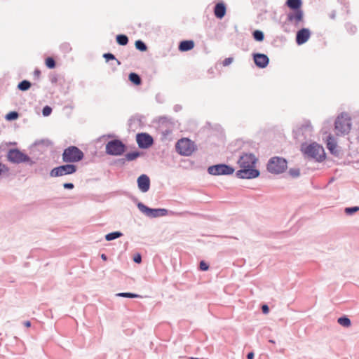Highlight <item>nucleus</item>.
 I'll return each instance as SVG.
<instances>
[{"mask_svg":"<svg viewBox=\"0 0 359 359\" xmlns=\"http://www.w3.org/2000/svg\"><path fill=\"white\" fill-rule=\"evenodd\" d=\"M302 151L309 158H313L317 162H322L325 158V153L322 146L316 142H313L309 145H302Z\"/></svg>","mask_w":359,"mask_h":359,"instance_id":"f257e3e1","label":"nucleus"},{"mask_svg":"<svg viewBox=\"0 0 359 359\" xmlns=\"http://www.w3.org/2000/svg\"><path fill=\"white\" fill-rule=\"evenodd\" d=\"M7 158L10 162L15 164L26 163L29 165H32L36 163L28 155L18 149H9L7 153Z\"/></svg>","mask_w":359,"mask_h":359,"instance_id":"f03ea898","label":"nucleus"},{"mask_svg":"<svg viewBox=\"0 0 359 359\" xmlns=\"http://www.w3.org/2000/svg\"><path fill=\"white\" fill-rule=\"evenodd\" d=\"M83 157V152L76 146H69L65 149L62 155L63 162L70 163L79 162Z\"/></svg>","mask_w":359,"mask_h":359,"instance_id":"7ed1b4c3","label":"nucleus"},{"mask_svg":"<svg viewBox=\"0 0 359 359\" xmlns=\"http://www.w3.org/2000/svg\"><path fill=\"white\" fill-rule=\"evenodd\" d=\"M287 168V161L282 157L271 158L267 163V170L272 174L278 175L284 172Z\"/></svg>","mask_w":359,"mask_h":359,"instance_id":"20e7f679","label":"nucleus"},{"mask_svg":"<svg viewBox=\"0 0 359 359\" xmlns=\"http://www.w3.org/2000/svg\"><path fill=\"white\" fill-rule=\"evenodd\" d=\"M351 127V118L346 113H342L335 121L337 134H346Z\"/></svg>","mask_w":359,"mask_h":359,"instance_id":"39448f33","label":"nucleus"},{"mask_svg":"<svg viewBox=\"0 0 359 359\" xmlns=\"http://www.w3.org/2000/svg\"><path fill=\"white\" fill-rule=\"evenodd\" d=\"M175 149L180 155L189 156L195 150L194 142L188 138H182L177 142Z\"/></svg>","mask_w":359,"mask_h":359,"instance_id":"423d86ee","label":"nucleus"},{"mask_svg":"<svg viewBox=\"0 0 359 359\" xmlns=\"http://www.w3.org/2000/svg\"><path fill=\"white\" fill-rule=\"evenodd\" d=\"M126 149V145L118 139L109 141L106 144V153L111 156H121Z\"/></svg>","mask_w":359,"mask_h":359,"instance_id":"0eeeda50","label":"nucleus"},{"mask_svg":"<svg viewBox=\"0 0 359 359\" xmlns=\"http://www.w3.org/2000/svg\"><path fill=\"white\" fill-rule=\"evenodd\" d=\"M77 166L74 164L67 163L54 168L50 172V176L52 177H61L67 175H72L76 172Z\"/></svg>","mask_w":359,"mask_h":359,"instance_id":"6e6552de","label":"nucleus"},{"mask_svg":"<svg viewBox=\"0 0 359 359\" xmlns=\"http://www.w3.org/2000/svg\"><path fill=\"white\" fill-rule=\"evenodd\" d=\"M235 171V169L227 164L219 163L209 166L208 172L212 175H230Z\"/></svg>","mask_w":359,"mask_h":359,"instance_id":"1a4fd4ad","label":"nucleus"},{"mask_svg":"<svg viewBox=\"0 0 359 359\" xmlns=\"http://www.w3.org/2000/svg\"><path fill=\"white\" fill-rule=\"evenodd\" d=\"M137 205L142 213L150 218L163 217L168 214V210L165 208H151L141 202H139Z\"/></svg>","mask_w":359,"mask_h":359,"instance_id":"9d476101","label":"nucleus"},{"mask_svg":"<svg viewBox=\"0 0 359 359\" xmlns=\"http://www.w3.org/2000/svg\"><path fill=\"white\" fill-rule=\"evenodd\" d=\"M287 21L295 27H299L304 25V11L302 9L294 10L287 14Z\"/></svg>","mask_w":359,"mask_h":359,"instance_id":"9b49d317","label":"nucleus"},{"mask_svg":"<svg viewBox=\"0 0 359 359\" xmlns=\"http://www.w3.org/2000/svg\"><path fill=\"white\" fill-rule=\"evenodd\" d=\"M255 166H249L248 168H241V170L236 172V176L239 179H254L259 176V171L254 168Z\"/></svg>","mask_w":359,"mask_h":359,"instance_id":"f8f14e48","label":"nucleus"},{"mask_svg":"<svg viewBox=\"0 0 359 359\" xmlns=\"http://www.w3.org/2000/svg\"><path fill=\"white\" fill-rule=\"evenodd\" d=\"M136 141L140 149H148L154 144L153 137L146 133L137 134Z\"/></svg>","mask_w":359,"mask_h":359,"instance_id":"ddd939ff","label":"nucleus"},{"mask_svg":"<svg viewBox=\"0 0 359 359\" xmlns=\"http://www.w3.org/2000/svg\"><path fill=\"white\" fill-rule=\"evenodd\" d=\"M257 158L253 154H243L240 156L238 161L241 168H248L249 166H255L257 163Z\"/></svg>","mask_w":359,"mask_h":359,"instance_id":"4468645a","label":"nucleus"},{"mask_svg":"<svg viewBox=\"0 0 359 359\" xmlns=\"http://www.w3.org/2000/svg\"><path fill=\"white\" fill-rule=\"evenodd\" d=\"M254 62L259 68H265L269 63V57L264 53H254L253 54Z\"/></svg>","mask_w":359,"mask_h":359,"instance_id":"2eb2a0df","label":"nucleus"},{"mask_svg":"<svg viewBox=\"0 0 359 359\" xmlns=\"http://www.w3.org/2000/svg\"><path fill=\"white\" fill-rule=\"evenodd\" d=\"M138 189L143 193L147 192L150 188V179L145 175L142 174L138 177L137 180Z\"/></svg>","mask_w":359,"mask_h":359,"instance_id":"dca6fc26","label":"nucleus"},{"mask_svg":"<svg viewBox=\"0 0 359 359\" xmlns=\"http://www.w3.org/2000/svg\"><path fill=\"white\" fill-rule=\"evenodd\" d=\"M311 36V32L308 28H302L296 34V43L298 45L305 43Z\"/></svg>","mask_w":359,"mask_h":359,"instance_id":"f3484780","label":"nucleus"},{"mask_svg":"<svg viewBox=\"0 0 359 359\" xmlns=\"http://www.w3.org/2000/svg\"><path fill=\"white\" fill-rule=\"evenodd\" d=\"M52 145V142L48 140H41L34 142L32 147V151L38 150L41 154L44 153L47 149Z\"/></svg>","mask_w":359,"mask_h":359,"instance_id":"a211bd4d","label":"nucleus"},{"mask_svg":"<svg viewBox=\"0 0 359 359\" xmlns=\"http://www.w3.org/2000/svg\"><path fill=\"white\" fill-rule=\"evenodd\" d=\"M226 8L224 3L219 2L216 4L214 8V14L218 19H222L226 14Z\"/></svg>","mask_w":359,"mask_h":359,"instance_id":"6ab92c4d","label":"nucleus"},{"mask_svg":"<svg viewBox=\"0 0 359 359\" xmlns=\"http://www.w3.org/2000/svg\"><path fill=\"white\" fill-rule=\"evenodd\" d=\"M194 47V42L192 40L182 41L179 44V50L182 52L191 50Z\"/></svg>","mask_w":359,"mask_h":359,"instance_id":"aec40b11","label":"nucleus"},{"mask_svg":"<svg viewBox=\"0 0 359 359\" xmlns=\"http://www.w3.org/2000/svg\"><path fill=\"white\" fill-rule=\"evenodd\" d=\"M285 5L292 9V11L294 10H299L302 9V0H287Z\"/></svg>","mask_w":359,"mask_h":359,"instance_id":"412c9836","label":"nucleus"},{"mask_svg":"<svg viewBox=\"0 0 359 359\" xmlns=\"http://www.w3.org/2000/svg\"><path fill=\"white\" fill-rule=\"evenodd\" d=\"M128 79L130 82H132L133 83H134L135 85H137V86L140 85L142 83L141 77L140 76L139 74H137V73H135V72L130 73V74L128 76Z\"/></svg>","mask_w":359,"mask_h":359,"instance_id":"4be33fe9","label":"nucleus"},{"mask_svg":"<svg viewBox=\"0 0 359 359\" xmlns=\"http://www.w3.org/2000/svg\"><path fill=\"white\" fill-rule=\"evenodd\" d=\"M116 297H125V298H143L147 296H142L138 293H116Z\"/></svg>","mask_w":359,"mask_h":359,"instance_id":"5701e85b","label":"nucleus"},{"mask_svg":"<svg viewBox=\"0 0 359 359\" xmlns=\"http://www.w3.org/2000/svg\"><path fill=\"white\" fill-rule=\"evenodd\" d=\"M141 153L138 151H134L131 152H128L125 155L126 160L128 161H133L135 160L137 158L140 156Z\"/></svg>","mask_w":359,"mask_h":359,"instance_id":"b1692460","label":"nucleus"},{"mask_svg":"<svg viewBox=\"0 0 359 359\" xmlns=\"http://www.w3.org/2000/svg\"><path fill=\"white\" fill-rule=\"evenodd\" d=\"M337 322L339 325L345 327H348L351 325V320L346 316L339 317Z\"/></svg>","mask_w":359,"mask_h":359,"instance_id":"393cba45","label":"nucleus"},{"mask_svg":"<svg viewBox=\"0 0 359 359\" xmlns=\"http://www.w3.org/2000/svg\"><path fill=\"white\" fill-rule=\"evenodd\" d=\"M122 236H123V233L121 231H114V232L107 233L105 236V239L107 241H111L115 240L116 238H118L121 237Z\"/></svg>","mask_w":359,"mask_h":359,"instance_id":"a878e982","label":"nucleus"},{"mask_svg":"<svg viewBox=\"0 0 359 359\" xmlns=\"http://www.w3.org/2000/svg\"><path fill=\"white\" fill-rule=\"evenodd\" d=\"M31 82L27 80L20 81L18 85V88L22 91H26L31 87Z\"/></svg>","mask_w":359,"mask_h":359,"instance_id":"bb28decb","label":"nucleus"},{"mask_svg":"<svg viewBox=\"0 0 359 359\" xmlns=\"http://www.w3.org/2000/svg\"><path fill=\"white\" fill-rule=\"evenodd\" d=\"M116 42L121 46H126L128 43V37L125 34H118L116 36Z\"/></svg>","mask_w":359,"mask_h":359,"instance_id":"cd10ccee","label":"nucleus"},{"mask_svg":"<svg viewBox=\"0 0 359 359\" xmlns=\"http://www.w3.org/2000/svg\"><path fill=\"white\" fill-rule=\"evenodd\" d=\"M253 38L257 41H262L264 39V32L261 30H255L252 32Z\"/></svg>","mask_w":359,"mask_h":359,"instance_id":"c85d7f7f","label":"nucleus"},{"mask_svg":"<svg viewBox=\"0 0 359 359\" xmlns=\"http://www.w3.org/2000/svg\"><path fill=\"white\" fill-rule=\"evenodd\" d=\"M135 46L136 49L140 51H146L147 50V46L146 43L142 40H137L135 43Z\"/></svg>","mask_w":359,"mask_h":359,"instance_id":"c756f323","label":"nucleus"},{"mask_svg":"<svg viewBox=\"0 0 359 359\" xmlns=\"http://www.w3.org/2000/svg\"><path fill=\"white\" fill-rule=\"evenodd\" d=\"M19 116V114L17 111H10L6 115V119L8 121L16 120Z\"/></svg>","mask_w":359,"mask_h":359,"instance_id":"7c9ffc66","label":"nucleus"},{"mask_svg":"<svg viewBox=\"0 0 359 359\" xmlns=\"http://www.w3.org/2000/svg\"><path fill=\"white\" fill-rule=\"evenodd\" d=\"M336 147H337V144L335 142H334L332 141H330V140L327 141V148L330 150L331 154H336Z\"/></svg>","mask_w":359,"mask_h":359,"instance_id":"2f4dec72","label":"nucleus"},{"mask_svg":"<svg viewBox=\"0 0 359 359\" xmlns=\"http://www.w3.org/2000/svg\"><path fill=\"white\" fill-rule=\"evenodd\" d=\"M46 65L49 69H53L55 67L56 63L53 57H48L46 59Z\"/></svg>","mask_w":359,"mask_h":359,"instance_id":"473e14b6","label":"nucleus"},{"mask_svg":"<svg viewBox=\"0 0 359 359\" xmlns=\"http://www.w3.org/2000/svg\"><path fill=\"white\" fill-rule=\"evenodd\" d=\"M359 210L358 206L348 207L344 209V212L346 215H353Z\"/></svg>","mask_w":359,"mask_h":359,"instance_id":"72a5a7b5","label":"nucleus"},{"mask_svg":"<svg viewBox=\"0 0 359 359\" xmlns=\"http://www.w3.org/2000/svg\"><path fill=\"white\" fill-rule=\"evenodd\" d=\"M60 48L64 53H68L72 50V47L69 43H62L60 46Z\"/></svg>","mask_w":359,"mask_h":359,"instance_id":"f704fd0d","label":"nucleus"},{"mask_svg":"<svg viewBox=\"0 0 359 359\" xmlns=\"http://www.w3.org/2000/svg\"><path fill=\"white\" fill-rule=\"evenodd\" d=\"M9 168L6 165L0 163V175H8Z\"/></svg>","mask_w":359,"mask_h":359,"instance_id":"c9c22d12","label":"nucleus"},{"mask_svg":"<svg viewBox=\"0 0 359 359\" xmlns=\"http://www.w3.org/2000/svg\"><path fill=\"white\" fill-rule=\"evenodd\" d=\"M301 130L305 131L306 133H308L310 134L312 131V126L309 122L306 123L301 127Z\"/></svg>","mask_w":359,"mask_h":359,"instance_id":"e433bc0d","label":"nucleus"},{"mask_svg":"<svg viewBox=\"0 0 359 359\" xmlns=\"http://www.w3.org/2000/svg\"><path fill=\"white\" fill-rule=\"evenodd\" d=\"M289 174L292 177H298L300 175V170L298 168H290L289 170Z\"/></svg>","mask_w":359,"mask_h":359,"instance_id":"4c0bfd02","label":"nucleus"},{"mask_svg":"<svg viewBox=\"0 0 359 359\" xmlns=\"http://www.w3.org/2000/svg\"><path fill=\"white\" fill-rule=\"evenodd\" d=\"M346 30L350 32L351 34H354L356 32V27L351 23H346Z\"/></svg>","mask_w":359,"mask_h":359,"instance_id":"58836bf2","label":"nucleus"},{"mask_svg":"<svg viewBox=\"0 0 359 359\" xmlns=\"http://www.w3.org/2000/svg\"><path fill=\"white\" fill-rule=\"evenodd\" d=\"M52 112V108L49 106H45L42 109V114L44 116H49Z\"/></svg>","mask_w":359,"mask_h":359,"instance_id":"ea45409f","label":"nucleus"},{"mask_svg":"<svg viewBox=\"0 0 359 359\" xmlns=\"http://www.w3.org/2000/svg\"><path fill=\"white\" fill-rule=\"evenodd\" d=\"M103 57L106 60V61H109L112 60H116L114 55L111 53H107L103 55Z\"/></svg>","mask_w":359,"mask_h":359,"instance_id":"a19ab883","label":"nucleus"},{"mask_svg":"<svg viewBox=\"0 0 359 359\" xmlns=\"http://www.w3.org/2000/svg\"><path fill=\"white\" fill-rule=\"evenodd\" d=\"M199 268L201 271H207L209 269V265L205 261H201Z\"/></svg>","mask_w":359,"mask_h":359,"instance_id":"79ce46f5","label":"nucleus"},{"mask_svg":"<svg viewBox=\"0 0 359 359\" xmlns=\"http://www.w3.org/2000/svg\"><path fill=\"white\" fill-rule=\"evenodd\" d=\"M233 60V58L231 57H227V58H225L223 62H222V65L223 66L226 67V66H228L230 64L232 63Z\"/></svg>","mask_w":359,"mask_h":359,"instance_id":"37998d69","label":"nucleus"},{"mask_svg":"<svg viewBox=\"0 0 359 359\" xmlns=\"http://www.w3.org/2000/svg\"><path fill=\"white\" fill-rule=\"evenodd\" d=\"M262 311L264 314H267L269 312V307L267 304H262Z\"/></svg>","mask_w":359,"mask_h":359,"instance_id":"c03bdc74","label":"nucleus"},{"mask_svg":"<svg viewBox=\"0 0 359 359\" xmlns=\"http://www.w3.org/2000/svg\"><path fill=\"white\" fill-rule=\"evenodd\" d=\"M133 261L137 263V264H140L142 262V256L140 254H137L134 256L133 257Z\"/></svg>","mask_w":359,"mask_h":359,"instance_id":"a18cd8bd","label":"nucleus"},{"mask_svg":"<svg viewBox=\"0 0 359 359\" xmlns=\"http://www.w3.org/2000/svg\"><path fill=\"white\" fill-rule=\"evenodd\" d=\"M63 187L66 189H72L74 187V185L73 183L71 182H66L63 184Z\"/></svg>","mask_w":359,"mask_h":359,"instance_id":"49530a36","label":"nucleus"},{"mask_svg":"<svg viewBox=\"0 0 359 359\" xmlns=\"http://www.w3.org/2000/svg\"><path fill=\"white\" fill-rule=\"evenodd\" d=\"M247 359H254L255 358V353L251 351V352H249L248 354H247Z\"/></svg>","mask_w":359,"mask_h":359,"instance_id":"de8ad7c7","label":"nucleus"},{"mask_svg":"<svg viewBox=\"0 0 359 359\" xmlns=\"http://www.w3.org/2000/svg\"><path fill=\"white\" fill-rule=\"evenodd\" d=\"M50 81L52 83H55L57 81V77L56 76H53L50 78Z\"/></svg>","mask_w":359,"mask_h":359,"instance_id":"09e8293b","label":"nucleus"},{"mask_svg":"<svg viewBox=\"0 0 359 359\" xmlns=\"http://www.w3.org/2000/svg\"><path fill=\"white\" fill-rule=\"evenodd\" d=\"M162 133L164 136H166L171 133V130L166 129V130H163Z\"/></svg>","mask_w":359,"mask_h":359,"instance_id":"8fccbe9b","label":"nucleus"},{"mask_svg":"<svg viewBox=\"0 0 359 359\" xmlns=\"http://www.w3.org/2000/svg\"><path fill=\"white\" fill-rule=\"evenodd\" d=\"M24 325L27 327H29L31 326V322L29 320L25 321Z\"/></svg>","mask_w":359,"mask_h":359,"instance_id":"3c124183","label":"nucleus"},{"mask_svg":"<svg viewBox=\"0 0 359 359\" xmlns=\"http://www.w3.org/2000/svg\"><path fill=\"white\" fill-rule=\"evenodd\" d=\"M41 74V72L39 69H35L34 75L39 76Z\"/></svg>","mask_w":359,"mask_h":359,"instance_id":"603ef678","label":"nucleus"},{"mask_svg":"<svg viewBox=\"0 0 359 359\" xmlns=\"http://www.w3.org/2000/svg\"><path fill=\"white\" fill-rule=\"evenodd\" d=\"M101 258L102 259H103L104 261H106L107 259V256L105 255V254H102L101 255Z\"/></svg>","mask_w":359,"mask_h":359,"instance_id":"864d4df0","label":"nucleus"},{"mask_svg":"<svg viewBox=\"0 0 359 359\" xmlns=\"http://www.w3.org/2000/svg\"><path fill=\"white\" fill-rule=\"evenodd\" d=\"M174 109H175V111H178L179 110H180L181 107H180L179 105H176V106H175Z\"/></svg>","mask_w":359,"mask_h":359,"instance_id":"5fc2aeb1","label":"nucleus"},{"mask_svg":"<svg viewBox=\"0 0 359 359\" xmlns=\"http://www.w3.org/2000/svg\"><path fill=\"white\" fill-rule=\"evenodd\" d=\"M330 18L334 19L335 18V12H332V14L330 15Z\"/></svg>","mask_w":359,"mask_h":359,"instance_id":"6e6d98bb","label":"nucleus"},{"mask_svg":"<svg viewBox=\"0 0 359 359\" xmlns=\"http://www.w3.org/2000/svg\"><path fill=\"white\" fill-rule=\"evenodd\" d=\"M42 171H43V169H36V170H35V172H39V173H41V172H42Z\"/></svg>","mask_w":359,"mask_h":359,"instance_id":"4d7b16f0","label":"nucleus"},{"mask_svg":"<svg viewBox=\"0 0 359 359\" xmlns=\"http://www.w3.org/2000/svg\"><path fill=\"white\" fill-rule=\"evenodd\" d=\"M269 343H271V344H275V341H274V340H273V339H269Z\"/></svg>","mask_w":359,"mask_h":359,"instance_id":"13d9d810","label":"nucleus"},{"mask_svg":"<svg viewBox=\"0 0 359 359\" xmlns=\"http://www.w3.org/2000/svg\"><path fill=\"white\" fill-rule=\"evenodd\" d=\"M189 359H199L198 358L190 357Z\"/></svg>","mask_w":359,"mask_h":359,"instance_id":"bf43d9fd","label":"nucleus"},{"mask_svg":"<svg viewBox=\"0 0 359 359\" xmlns=\"http://www.w3.org/2000/svg\"><path fill=\"white\" fill-rule=\"evenodd\" d=\"M116 61H117V63H118V65H120V62H119L118 60H116Z\"/></svg>","mask_w":359,"mask_h":359,"instance_id":"052dcab7","label":"nucleus"}]
</instances>
